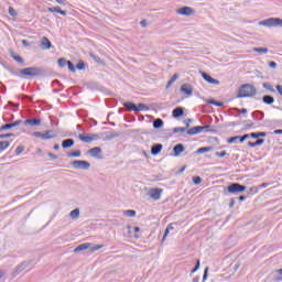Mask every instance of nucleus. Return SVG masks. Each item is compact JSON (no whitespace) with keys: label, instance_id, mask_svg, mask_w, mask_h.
<instances>
[{"label":"nucleus","instance_id":"obj_44","mask_svg":"<svg viewBox=\"0 0 282 282\" xmlns=\"http://www.w3.org/2000/svg\"><path fill=\"white\" fill-rule=\"evenodd\" d=\"M9 129H14L12 123H6L0 127V131H9Z\"/></svg>","mask_w":282,"mask_h":282},{"label":"nucleus","instance_id":"obj_1","mask_svg":"<svg viewBox=\"0 0 282 282\" xmlns=\"http://www.w3.org/2000/svg\"><path fill=\"white\" fill-rule=\"evenodd\" d=\"M7 72L12 74L13 76H19V74H22V76H35L40 77L45 74V68L43 67H26L22 69H14L12 67H7Z\"/></svg>","mask_w":282,"mask_h":282},{"label":"nucleus","instance_id":"obj_12","mask_svg":"<svg viewBox=\"0 0 282 282\" xmlns=\"http://www.w3.org/2000/svg\"><path fill=\"white\" fill-rule=\"evenodd\" d=\"M101 153L102 149L100 147H95L88 150V155H90V158H95L96 160H100L102 158L100 156Z\"/></svg>","mask_w":282,"mask_h":282},{"label":"nucleus","instance_id":"obj_35","mask_svg":"<svg viewBox=\"0 0 282 282\" xmlns=\"http://www.w3.org/2000/svg\"><path fill=\"white\" fill-rule=\"evenodd\" d=\"M90 58L95 62L98 63L99 65H102V59L100 58V56L94 54V53H89Z\"/></svg>","mask_w":282,"mask_h":282},{"label":"nucleus","instance_id":"obj_47","mask_svg":"<svg viewBox=\"0 0 282 282\" xmlns=\"http://www.w3.org/2000/svg\"><path fill=\"white\" fill-rule=\"evenodd\" d=\"M275 273L278 274L275 281H282V269L275 270Z\"/></svg>","mask_w":282,"mask_h":282},{"label":"nucleus","instance_id":"obj_52","mask_svg":"<svg viewBox=\"0 0 282 282\" xmlns=\"http://www.w3.org/2000/svg\"><path fill=\"white\" fill-rule=\"evenodd\" d=\"M215 155H216L217 158H226V155H228V152H226V151L216 152Z\"/></svg>","mask_w":282,"mask_h":282},{"label":"nucleus","instance_id":"obj_22","mask_svg":"<svg viewBox=\"0 0 282 282\" xmlns=\"http://www.w3.org/2000/svg\"><path fill=\"white\" fill-rule=\"evenodd\" d=\"M9 54H10L11 58H13V61L19 63L20 65H23V63H24L23 57H21L20 55H17L14 53V51H12V50H9Z\"/></svg>","mask_w":282,"mask_h":282},{"label":"nucleus","instance_id":"obj_58","mask_svg":"<svg viewBox=\"0 0 282 282\" xmlns=\"http://www.w3.org/2000/svg\"><path fill=\"white\" fill-rule=\"evenodd\" d=\"M48 158H51L53 160H58V155H56V154H54L52 152L48 153Z\"/></svg>","mask_w":282,"mask_h":282},{"label":"nucleus","instance_id":"obj_13","mask_svg":"<svg viewBox=\"0 0 282 282\" xmlns=\"http://www.w3.org/2000/svg\"><path fill=\"white\" fill-rule=\"evenodd\" d=\"M41 118H31L23 121L25 127H41Z\"/></svg>","mask_w":282,"mask_h":282},{"label":"nucleus","instance_id":"obj_39","mask_svg":"<svg viewBox=\"0 0 282 282\" xmlns=\"http://www.w3.org/2000/svg\"><path fill=\"white\" fill-rule=\"evenodd\" d=\"M253 52H257L258 54H268V47H254Z\"/></svg>","mask_w":282,"mask_h":282},{"label":"nucleus","instance_id":"obj_45","mask_svg":"<svg viewBox=\"0 0 282 282\" xmlns=\"http://www.w3.org/2000/svg\"><path fill=\"white\" fill-rule=\"evenodd\" d=\"M24 151H25V147L19 145V147L15 149V155H21V153H23Z\"/></svg>","mask_w":282,"mask_h":282},{"label":"nucleus","instance_id":"obj_55","mask_svg":"<svg viewBox=\"0 0 282 282\" xmlns=\"http://www.w3.org/2000/svg\"><path fill=\"white\" fill-rule=\"evenodd\" d=\"M170 232L171 231L166 228L165 231H164L163 238H162V243H164V241L166 240V237H169Z\"/></svg>","mask_w":282,"mask_h":282},{"label":"nucleus","instance_id":"obj_46","mask_svg":"<svg viewBox=\"0 0 282 282\" xmlns=\"http://www.w3.org/2000/svg\"><path fill=\"white\" fill-rule=\"evenodd\" d=\"M199 267H200V262H199V260H197L194 269L191 271V276H193V274H195V272H197V270H199Z\"/></svg>","mask_w":282,"mask_h":282},{"label":"nucleus","instance_id":"obj_16","mask_svg":"<svg viewBox=\"0 0 282 282\" xmlns=\"http://www.w3.org/2000/svg\"><path fill=\"white\" fill-rule=\"evenodd\" d=\"M162 149H164V145L161 143H155L151 147V155H160L162 153Z\"/></svg>","mask_w":282,"mask_h":282},{"label":"nucleus","instance_id":"obj_49","mask_svg":"<svg viewBox=\"0 0 282 282\" xmlns=\"http://www.w3.org/2000/svg\"><path fill=\"white\" fill-rule=\"evenodd\" d=\"M186 128H173V133H185Z\"/></svg>","mask_w":282,"mask_h":282},{"label":"nucleus","instance_id":"obj_42","mask_svg":"<svg viewBox=\"0 0 282 282\" xmlns=\"http://www.w3.org/2000/svg\"><path fill=\"white\" fill-rule=\"evenodd\" d=\"M75 69H78L79 72H83L85 69V62L80 59L77 65L75 66Z\"/></svg>","mask_w":282,"mask_h":282},{"label":"nucleus","instance_id":"obj_29","mask_svg":"<svg viewBox=\"0 0 282 282\" xmlns=\"http://www.w3.org/2000/svg\"><path fill=\"white\" fill-rule=\"evenodd\" d=\"M263 142H265L264 139H258V140L254 141V142L249 141V142H248V147H251V149H254V147H261V144H263Z\"/></svg>","mask_w":282,"mask_h":282},{"label":"nucleus","instance_id":"obj_17","mask_svg":"<svg viewBox=\"0 0 282 282\" xmlns=\"http://www.w3.org/2000/svg\"><path fill=\"white\" fill-rule=\"evenodd\" d=\"M41 50H52V42L46 36L41 40Z\"/></svg>","mask_w":282,"mask_h":282},{"label":"nucleus","instance_id":"obj_43","mask_svg":"<svg viewBox=\"0 0 282 282\" xmlns=\"http://www.w3.org/2000/svg\"><path fill=\"white\" fill-rule=\"evenodd\" d=\"M66 65L69 72H72L73 74L76 73V66L74 65V63H72V61H68Z\"/></svg>","mask_w":282,"mask_h":282},{"label":"nucleus","instance_id":"obj_34","mask_svg":"<svg viewBox=\"0 0 282 282\" xmlns=\"http://www.w3.org/2000/svg\"><path fill=\"white\" fill-rule=\"evenodd\" d=\"M113 138H120L118 132H106V140H113Z\"/></svg>","mask_w":282,"mask_h":282},{"label":"nucleus","instance_id":"obj_3","mask_svg":"<svg viewBox=\"0 0 282 282\" xmlns=\"http://www.w3.org/2000/svg\"><path fill=\"white\" fill-rule=\"evenodd\" d=\"M205 131V133H217V130L210 129V126H196L186 131L187 135H197Z\"/></svg>","mask_w":282,"mask_h":282},{"label":"nucleus","instance_id":"obj_14","mask_svg":"<svg viewBox=\"0 0 282 282\" xmlns=\"http://www.w3.org/2000/svg\"><path fill=\"white\" fill-rule=\"evenodd\" d=\"M202 78L206 80L209 85H219V79L213 78L208 73L202 72Z\"/></svg>","mask_w":282,"mask_h":282},{"label":"nucleus","instance_id":"obj_2","mask_svg":"<svg viewBox=\"0 0 282 282\" xmlns=\"http://www.w3.org/2000/svg\"><path fill=\"white\" fill-rule=\"evenodd\" d=\"M257 96V88L252 84H245L238 89L236 98H252Z\"/></svg>","mask_w":282,"mask_h":282},{"label":"nucleus","instance_id":"obj_51","mask_svg":"<svg viewBox=\"0 0 282 282\" xmlns=\"http://www.w3.org/2000/svg\"><path fill=\"white\" fill-rule=\"evenodd\" d=\"M208 270H209L208 267H206L205 270H204L203 282H206V280L208 279Z\"/></svg>","mask_w":282,"mask_h":282},{"label":"nucleus","instance_id":"obj_30","mask_svg":"<svg viewBox=\"0 0 282 282\" xmlns=\"http://www.w3.org/2000/svg\"><path fill=\"white\" fill-rule=\"evenodd\" d=\"M123 107L129 110V111H134L135 112V108H137V105L131 102V101H126L123 104Z\"/></svg>","mask_w":282,"mask_h":282},{"label":"nucleus","instance_id":"obj_40","mask_svg":"<svg viewBox=\"0 0 282 282\" xmlns=\"http://www.w3.org/2000/svg\"><path fill=\"white\" fill-rule=\"evenodd\" d=\"M10 147V141H0V151H6Z\"/></svg>","mask_w":282,"mask_h":282},{"label":"nucleus","instance_id":"obj_27","mask_svg":"<svg viewBox=\"0 0 282 282\" xmlns=\"http://www.w3.org/2000/svg\"><path fill=\"white\" fill-rule=\"evenodd\" d=\"M262 102H264V105H274V97L270 95H264L262 97Z\"/></svg>","mask_w":282,"mask_h":282},{"label":"nucleus","instance_id":"obj_62","mask_svg":"<svg viewBox=\"0 0 282 282\" xmlns=\"http://www.w3.org/2000/svg\"><path fill=\"white\" fill-rule=\"evenodd\" d=\"M148 24H149V23L147 22V20H142V21L140 22L141 28H147Z\"/></svg>","mask_w":282,"mask_h":282},{"label":"nucleus","instance_id":"obj_21","mask_svg":"<svg viewBox=\"0 0 282 282\" xmlns=\"http://www.w3.org/2000/svg\"><path fill=\"white\" fill-rule=\"evenodd\" d=\"M173 118H182L184 116V108L183 107H176L172 111Z\"/></svg>","mask_w":282,"mask_h":282},{"label":"nucleus","instance_id":"obj_48","mask_svg":"<svg viewBox=\"0 0 282 282\" xmlns=\"http://www.w3.org/2000/svg\"><path fill=\"white\" fill-rule=\"evenodd\" d=\"M193 184H195L196 186L202 184V177L200 176H194L193 177Z\"/></svg>","mask_w":282,"mask_h":282},{"label":"nucleus","instance_id":"obj_41","mask_svg":"<svg viewBox=\"0 0 282 282\" xmlns=\"http://www.w3.org/2000/svg\"><path fill=\"white\" fill-rule=\"evenodd\" d=\"M123 215H126V217H135L137 213L133 209H127L123 212Z\"/></svg>","mask_w":282,"mask_h":282},{"label":"nucleus","instance_id":"obj_23","mask_svg":"<svg viewBox=\"0 0 282 282\" xmlns=\"http://www.w3.org/2000/svg\"><path fill=\"white\" fill-rule=\"evenodd\" d=\"M26 268H30V262L25 261L22 262L21 264H19L15 269V273L17 274H21V272H23V270H26Z\"/></svg>","mask_w":282,"mask_h":282},{"label":"nucleus","instance_id":"obj_53","mask_svg":"<svg viewBox=\"0 0 282 282\" xmlns=\"http://www.w3.org/2000/svg\"><path fill=\"white\" fill-rule=\"evenodd\" d=\"M9 14H10V17H17L18 15L17 10H14V8H12V7L9 8Z\"/></svg>","mask_w":282,"mask_h":282},{"label":"nucleus","instance_id":"obj_33","mask_svg":"<svg viewBox=\"0 0 282 282\" xmlns=\"http://www.w3.org/2000/svg\"><path fill=\"white\" fill-rule=\"evenodd\" d=\"M209 151H213V147H203L196 151V154L199 155L202 153H208Z\"/></svg>","mask_w":282,"mask_h":282},{"label":"nucleus","instance_id":"obj_9","mask_svg":"<svg viewBox=\"0 0 282 282\" xmlns=\"http://www.w3.org/2000/svg\"><path fill=\"white\" fill-rule=\"evenodd\" d=\"M162 193H163L162 188L155 187L150 189L149 195L151 199H154V202H160V199H162Z\"/></svg>","mask_w":282,"mask_h":282},{"label":"nucleus","instance_id":"obj_20","mask_svg":"<svg viewBox=\"0 0 282 282\" xmlns=\"http://www.w3.org/2000/svg\"><path fill=\"white\" fill-rule=\"evenodd\" d=\"M76 142L74 139H65L62 141V149H72Z\"/></svg>","mask_w":282,"mask_h":282},{"label":"nucleus","instance_id":"obj_38","mask_svg":"<svg viewBox=\"0 0 282 282\" xmlns=\"http://www.w3.org/2000/svg\"><path fill=\"white\" fill-rule=\"evenodd\" d=\"M67 63H68V61L65 59L64 57H61L57 61V65H58V67H61V69H63V67H66Z\"/></svg>","mask_w":282,"mask_h":282},{"label":"nucleus","instance_id":"obj_7","mask_svg":"<svg viewBox=\"0 0 282 282\" xmlns=\"http://www.w3.org/2000/svg\"><path fill=\"white\" fill-rule=\"evenodd\" d=\"M56 132L54 130H46L44 132H33L34 138H40L41 140H54L56 138Z\"/></svg>","mask_w":282,"mask_h":282},{"label":"nucleus","instance_id":"obj_50","mask_svg":"<svg viewBox=\"0 0 282 282\" xmlns=\"http://www.w3.org/2000/svg\"><path fill=\"white\" fill-rule=\"evenodd\" d=\"M7 138H14V133L0 134V140H6Z\"/></svg>","mask_w":282,"mask_h":282},{"label":"nucleus","instance_id":"obj_19","mask_svg":"<svg viewBox=\"0 0 282 282\" xmlns=\"http://www.w3.org/2000/svg\"><path fill=\"white\" fill-rule=\"evenodd\" d=\"M47 12H57V14H62V17H67V11L61 9V7H50L47 8Z\"/></svg>","mask_w":282,"mask_h":282},{"label":"nucleus","instance_id":"obj_5","mask_svg":"<svg viewBox=\"0 0 282 282\" xmlns=\"http://www.w3.org/2000/svg\"><path fill=\"white\" fill-rule=\"evenodd\" d=\"M246 188H248L246 185L239 183H231L229 186H227L226 191L231 195H239V193L246 192Z\"/></svg>","mask_w":282,"mask_h":282},{"label":"nucleus","instance_id":"obj_61","mask_svg":"<svg viewBox=\"0 0 282 282\" xmlns=\"http://www.w3.org/2000/svg\"><path fill=\"white\" fill-rule=\"evenodd\" d=\"M177 78H180V75L178 74H174L172 77H171V80L173 83H175V80H177Z\"/></svg>","mask_w":282,"mask_h":282},{"label":"nucleus","instance_id":"obj_56","mask_svg":"<svg viewBox=\"0 0 282 282\" xmlns=\"http://www.w3.org/2000/svg\"><path fill=\"white\" fill-rule=\"evenodd\" d=\"M249 123L245 124V130L251 129V127H254V122L248 121Z\"/></svg>","mask_w":282,"mask_h":282},{"label":"nucleus","instance_id":"obj_54","mask_svg":"<svg viewBox=\"0 0 282 282\" xmlns=\"http://www.w3.org/2000/svg\"><path fill=\"white\" fill-rule=\"evenodd\" d=\"M11 124H12L13 128L14 127H19L20 124H23V120L19 119V120H17L14 122H11Z\"/></svg>","mask_w":282,"mask_h":282},{"label":"nucleus","instance_id":"obj_60","mask_svg":"<svg viewBox=\"0 0 282 282\" xmlns=\"http://www.w3.org/2000/svg\"><path fill=\"white\" fill-rule=\"evenodd\" d=\"M229 208H235V198H230Z\"/></svg>","mask_w":282,"mask_h":282},{"label":"nucleus","instance_id":"obj_18","mask_svg":"<svg viewBox=\"0 0 282 282\" xmlns=\"http://www.w3.org/2000/svg\"><path fill=\"white\" fill-rule=\"evenodd\" d=\"M181 91L186 94V96H193V86H191V84H183L181 86Z\"/></svg>","mask_w":282,"mask_h":282},{"label":"nucleus","instance_id":"obj_36","mask_svg":"<svg viewBox=\"0 0 282 282\" xmlns=\"http://www.w3.org/2000/svg\"><path fill=\"white\" fill-rule=\"evenodd\" d=\"M67 155L68 158H80V155H83V152L80 150H75L69 152Z\"/></svg>","mask_w":282,"mask_h":282},{"label":"nucleus","instance_id":"obj_28","mask_svg":"<svg viewBox=\"0 0 282 282\" xmlns=\"http://www.w3.org/2000/svg\"><path fill=\"white\" fill-rule=\"evenodd\" d=\"M268 135V132H251L250 138L253 140H259V138H265Z\"/></svg>","mask_w":282,"mask_h":282},{"label":"nucleus","instance_id":"obj_26","mask_svg":"<svg viewBox=\"0 0 282 282\" xmlns=\"http://www.w3.org/2000/svg\"><path fill=\"white\" fill-rule=\"evenodd\" d=\"M264 116L265 115L261 110H256L252 112L253 120H263Z\"/></svg>","mask_w":282,"mask_h":282},{"label":"nucleus","instance_id":"obj_6","mask_svg":"<svg viewBox=\"0 0 282 282\" xmlns=\"http://www.w3.org/2000/svg\"><path fill=\"white\" fill-rule=\"evenodd\" d=\"M73 169L80 170V171H89L91 167V163L85 160H75L70 162Z\"/></svg>","mask_w":282,"mask_h":282},{"label":"nucleus","instance_id":"obj_31","mask_svg":"<svg viewBox=\"0 0 282 282\" xmlns=\"http://www.w3.org/2000/svg\"><path fill=\"white\" fill-rule=\"evenodd\" d=\"M149 106H147L145 104H138L135 108V113L140 111H149Z\"/></svg>","mask_w":282,"mask_h":282},{"label":"nucleus","instance_id":"obj_8","mask_svg":"<svg viewBox=\"0 0 282 282\" xmlns=\"http://www.w3.org/2000/svg\"><path fill=\"white\" fill-rule=\"evenodd\" d=\"M98 138H100L98 134H89V133H80L78 134V140H80L82 142H86V144H89L91 142H94V140H98Z\"/></svg>","mask_w":282,"mask_h":282},{"label":"nucleus","instance_id":"obj_11","mask_svg":"<svg viewBox=\"0 0 282 282\" xmlns=\"http://www.w3.org/2000/svg\"><path fill=\"white\" fill-rule=\"evenodd\" d=\"M248 138H250V133L249 134H245V135H236V137H230L227 139L228 144H235V142H237V140H239L240 144H243V142H246V140H248Z\"/></svg>","mask_w":282,"mask_h":282},{"label":"nucleus","instance_id":"obj_4","mask_svg":"<svg viewBox=\"0 0 282 282\" xmlns=\"http://www.w3.org/2000/svg\"><path fill=\"white\" fill-rule=\"evenodd\" d=\"M259 25H263L264 28H282V19L281 18H268L259 22Z\"/></svg>","mask_w":282,"mask_h":282},{"label":"nucleus","instance_id":"obj_63","mask_svg":"<svg viewBox=\"0 0 282 282\" xmlns=\"http://www.w3.org/2000/svg\"><path fill=\"white\" fill-rule=\"evenodd\" d=\"M237 111L239 113H248V109H246V108L237 109Z\"/></svg>","mask_w":282,"mask_h":282},{"label":"nucleus","instance_id":"obj_32","mask_svg":"<svg viewBox=\"0 0 282 282\" xmlns=\"http://www.w3.org/2000/svg\"><path fill=\"white\" fill-rule=\"evenodd\" d=\"M70 219H78L80 217V209L75 208L69 213Z\"/></svg>","mask_w":282,"mask_h":282},{"label":"nucleus","instance_id":"obj_64","mask_svg":"<svg viewBox=\"0 0 282 282\" xmlns=\"http://www.w3.org/2000/svg\"><path fill=\"white\" fill-rule=\"evenodd\" d=\"M207 104L208 105H217V100H215V99H209V100H207Z\"/></svg>","mask_w":282,"mask_h":282},{"label":"nucleus","instance_id":"obj_59","mask_svg":"<svg viewBox=\"0 0 282 282\" xmlns=\"http://www.w3.org/2000/svg\"><path fill=\"white\" fill-rule=\"evenodd\" d=\"M274 135H282V129H278L273 131Z\"/></svg>","mask_w":282,"mask_h":282},{"label":"nucleus","instance_id":"obj_24","mask_svg":"<svg viewBox=\"0 0 282 282\" xmlns=\"http://www.w3.org/2000/svg\"><path fill=\"white\" fill-rule=\"evenodd\" d=\"M90 246H91V243H89V242L78 245V246L74 249V252H83L84 250H88V248H90Z\"/></svg>","mask_w":282,"mask_h":282},{"label":"nucleus","instance_id":"obj_37","mask_svg":"<svg viewBox=\"0 0 282 282\" xmlns=\"http://www.w3.org/2000/svg\"><path fill=\"white\" fill-rule=\"evenodd\" d=\"M263 89H267L268 91H271V94H274V87L270 83H263L262 84Z\"/></svg>","mask_w":282,"mask_h":282},{"label":"nucleus","instance_id":"obj_57","mask_svg":"<svg viewBox=\"0 0 282 282\" xmlns=\"http://www.w3.org/2000/svg\"><path fill=\"white\" fill-rule=\"evenodd\" d=\"M269 67H271V69H276V62H269Z\"/></svg>","mask_w":282,"mask_h":282},{"label":"nucleus","instance_id":"obj_10","mask_svg":"<svg viewBox=\"0 0 282 282\" xmlns=\"http://www.w3.org/2000/svg\"><path fill=\"white\" fill-rule=\"evenodd\" d=\"M176 12L182 17H193V14H195V9L191 7H182L178 10H176Z\"/></svg>","mask_w":282,"mask_h":282},{"label":"nucleus","instance_id":"obj_15","mask_svg":"<svg viewBox=\"0 0 282 282\" xmlns=\"http://www.w3.org/2000/svg\"><path fill=\"white\" fill-rule=\"evenodd\" d=\"M184 151H186V148H184V144L178 143V144L174 145V148H173L174 158H180V155H182V153H184Z\"/></svg>","mask_w":282,"mask_h":282},{"label":"nucleus","instance_id":"obj_25","mask_svg":"<svg viewBox=\"0 0 282 282\" xmlns=\"http://www.w3.org/2000/svg\"><path fill=\"white\" fill-rule=\"evenodd\" d=\"M164 127V120L156 118L153 120V129H162Z\"/></svg>","mask_w":282,"mask_h":282}]
</instances>
